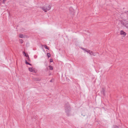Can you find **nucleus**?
<instances>
[{
    "instance_id": "obj_20",
    "label": "nucleus",
    "mask_w": 128,
    "mask_h": 128,
    "mask_svg": "<svg viewBox=\"0 0 128 128\" xmlns=\"http://www.w3.org/2000/svg\"><path fill=\"white\" fill-rule=\"evenodd\" d=\"M29 64L30 65H31V66L32 65L31 64Z\"/></svg>"
},
{
    "instance_id": "obj_14",
    "label": "nucleus",
    "mask_w": 128,
    "mask_h": 128,
    "mask_svg": "<svg viewBox=\"0 0 128 128\" xmlns=\"http://www.w3.org/2000/svg\"><path fill=\"white\" fill-rule=\"evenodd\" d=\"M25 61H26V64H30L29 63H28V62L26 60Z\"/></svg>"
},
{
    "instance_id": "obj_5",
    "label": "nucleus",
    "mask_w": 128,
    "mask_h": 128,
    "mask_svg": "<svg viewBox=\"0 0 128 128\" xmlns=\"http://www.w3.org/2000/svg\"><path fill=\"white\" fill-rule=\"evenodd\" d=\"M120 34L121 35H123L124 36H125L126 35V34L123 30H122L120 32Z\"/></svg>"
},
{
    "instance_id": "obj_7",
    "label": "nucleus",
    "mask_w": 128,
    "mask_h": 128,
    "mask_svg": "<svg viewBox=\"0 0 128 128\" xmlns=\"http://www.w3.org/2000/svg\"><path fill=\"white\" fill-rule=\"evenodd\" d=\"M28 69L29 70L30 72H35V70L34 68H29Z\"/></svg>"
},
{
    "instance_id": "obj_1",
    "label": "nucleus",
    "mask_w": 128,
    "mask_h": 128,
    "mask_svg": "<svg viewBox=\"0 0 128 128\" xmlns=\"http://www.w3.org/2000/svg\"><path fill=\"white\" fill-rule=\"evenodd\" d=\"M51 6L50 5H46L41 8L42 10L45 12H47V10H50Z\"/></svg>"
},
{
    "instance_id": "obj_15",
    "label": "nucleus",
    "mask_w": 128,
    "mask_h": 128,
    "mask_svg": "<svg viewBox=\"0 0 128 128\" xmlns=\"http://www.w3.org/2000/svg\"><path fill=\"white\" fill-rule=\"evenodd\" d=\"M20 41L21 43H22L23 42V40L22 39L20 40Z\"/></svg>"
},
{
    "instance_id": "obj_9",
    "label": "nucleus",
    "mask_w": 128,
    "mask_h": 128,
    "mask_svg": "<svg viewBox=\"0 0 128 128\" xmlns=\"http://www.w3.org/2000/svg\"><path fill=\"white\" fill-rule=\"evenodd\" d=\"M83 50H84L86 51V52H87V51L88 50L86 48H81Z\"/></svg>"
},
{
    "instance_id": "obj_13",
    "label": "nucleus",
    "mask_w": 128,
    "mask_h": 128,
    "mask_svg": "<svg viewBox=\"0 0 128 128\" xmlns=\"http://www.w3.org/2000/svg\"><path fill=\"white\" fill-rule=\"evenodd\" d=\"M19 37L20 38H22L23 37V36L22 34H20L19 35Z\"/></svg>"
},
{
    "instance_id": "obj_8",
    "label": "nucleus",
    "mask_w": 128,
    "mask_h": 128,
    "mask_svg": "<svg viewBox=\"0 0 128 128\" xmlns=\"http://www.w3.org/2000/svg\"><path fill=\"white\" fill-rule=\"evenodd\" d=\"M49 69L50 70H52L53 69V68L52 66L50 65L49 66Z\"/></svg>"
},
{
    "instance_id": "obj_17",
    "label": "nucleus",
    "mask_w": 128,
    "mask_h": 128,
    "mask_svg": "<svg viewBox=\"0 0 128 128\" xmlns=\"http://www.w3.org/2000/svg\"><path fill=\"white\" fill-rule=\"evenodd\" d=\"M50 62H53V60H52V59H51L50 60Z\"/></svg>"
},
{
    "instance_id": "obj_19",
    "label": "nucleus",
    "mask_w": 128,
    "mask_h": 128,
    "mask_svg": "<svg viewBox=\"0 0 128 128\" xmlns=\"http://www.w3.org/2000/svg\"><path fill=\"white\" fill-rule=\"evenodd\" d=\"M102 92H103V93L104 94V89H103L102 90Z\"/></svg>"
},
{
    "instance_id": "obj_4",
    "label": "nucleus",
    "mask_w": 128,
    "mask_h": 128,
    "mask_svg": "<svg viewBox=\"0 0 128 128\" xmlns=\"http://www.w3.org/2000/svg\"><path fill=\"white\" fill-rule=\"evenodd\" d=\"M67 107H66V106H65V108L66 112H67L68 110H70V106L68 105V104H66Z\"/></svg>"
},
{
    "instance_id": "obj_2",
    "label": "nucleus",
    "mask_w": 128,
    "mask_h": 128,
    "mask_svg": "<svg viewBox=\"0 0 128 128\" xmlns=\"http://www.w3.org/2000/svg\"><path fill=\"white\" fill-rule=\"evenodd\" d=\"M122 24L126 28H128V21H124L122 22Z\"/></svg>"
},
{
    "instance_id": "obj_18",
    "label": "nucleus",
    "mask_w": 128,
    "mask_h": 128,
    "mask_svg": "<svg viewBox=\"0 0 128 128\" xmlns=\"http://www.w3.org/2000/svg\"><path fill=\"white\" fill-rule=\"evenodd\" d=\"M6 0H3V3H4L6 1Z\"/></svg>"
},
{
    "instance_id": "obj_12",
    "label": "nucleus",
    "mask_w": 128,
    "mask_h": 128,
    "mask_svg": "<svg viewBox=\"0 0 128 128\" xmlns=\"http://www.w3.org/2000/svg\"><path fill=\"white\" fill-rule=\"evenodd\" d=\"M47 54V56H48V58H50V56H51L50 54V53H48Z\"/></svg>"
},
{
    "instance_id": "obj_3",
    "label": "nucleus",
    "mask_w": 128,
    "mask_h": 128,
    "mask_svg": "<svg viewBox=\"0 0 128 128\" xmlns=\"http://www.w3.org/2000/svg\"><path fill=\"white\" fill-rule=\"evenodd\" d=\"M87 52L89 53L90 55L95 56L96 55V52H93L90 50H88Z\"/></svg>"
},
{
    "instance_id": "obj_16",
    "label": "nucleus",
    "mask_w": 128,
    "mask_h": 128,
    "mask_svg": "<svg viewBox=\"0 0 128 128\" xmlns=\"http://www.w3.org/2000/svg\"><path fill=\"white\" fill-rule=\"evenodd\" d=\"M23 54L25 56H26V53H25V52H23Z\"/></svg>"
},
{
    "instance_id": "obj_10",
    "label": "nucleus",
    "mask_w": 128,
    "mask_h": 128,
    "mask_svg": "<svg viewBox=\"0 0 128 128\" xmlns=\"http://www.w3.org/2000/svg\"><path fill=\"white\" fill-rule=\"evenodd\" d=\"M44 48H45L46 49H48V50H49V48L48 46H44Z\"/></svg>"
},
{
    "instance_id": "obj_11",
    "label": "nucleus",
    "mask_w": 128,
    "mask_h": 128,
    "mask_svg": "<svg viewBox=\"0 0 128 128\" xmlns=\"http://www.w3.org/2000/svg\"><path fill=\"white\" fill-rule=\"evenodd\" d=\"M25 56L27 58V59H28V60H29L30 59H29V57L28 55V54H26V56Z\"/></svg>"
},
{
    "instance_id": "obj_6",
    "label": "nucleus",
    "mask_w": 128,
    "mask_h": 128,
    "mask_svg": "<svg viewBox=\"0 0 128 128\" xmlns=\"http://www.w3.org/2000/svg\"><path fill=\"white\" fill-rule=\"evenodd\" d=\"M69 10L70 13H74V10L72 7H70V8Z\"/></svg>"
}]
</instances>
